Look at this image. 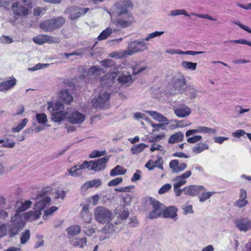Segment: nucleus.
I'll list each match as a JSON object with an SVG mask.
<instances>
[{
    "instance_id": "f257e3e1",
    "label": "nucleus",
    "mask_w": 251,
    "mask_h": 251,
    "mask_svg": "<svg viewBox=\"0 0 251 251\" xmlns=\"http://www.w3.org/2000/svg\"><path fill=\"white\" fill-rule=\"evenodd\" d=\"M25 221L21 214H15L11 217L10 224L7 226L8 233L10 237L12 238L17 235L25 227Z\"/></svg>"
},
{
    "instance_id": "f03ea898",
    "label": "nucleus",
    "mask_w": 251,
    "mask_h": 251,
    "mask_svg": "<svg viewBox=\"0 0 251 251\" xmlns=\"http://www.w3.org/2000/svg\"><path fill=\"white\" fill-rule=\"evenodd\" d=\"M65 22L62 17L47 19L41 23L40 27L45 31H52L62 27Z\"/></svg>"
},
{
    "instance_id": "7ed1b4c3",
    "label": "nucleus",
    "mask_w": 251,
    "mask_h": 251,
    "mask_svg": "<svg viewBox=\"0 0 251 251\" xmlns=\"http://www.w3.org/2000/svg\"><path fill=\"white\" fill-rule=\"evenodd\" d=\"M94 214L95 220L98 223L102 224L110 222L113 217L112 211L103 206L96 207Z\"/></svg>"
},
{
    "instance_id": "20e7f679",
    "label": "nucleus",
    "mask_w": 251,
    "mask_h": 251,
    "mask_svg": "<svg viewBox=\"0 0 251 251\" xmlns=\"http://www.w3.org/2000/svg\"><path fill=\"white\" fill-rule=\"evenodd\" d=\"M147 44L144 40H135L130 42L127 49L126 50L127 55H131L138 52H142L148 50Z\"/></svg>"
},
{
    "instance_id": "39448f33",
    "label": "nucleus",
    "mask_w": 251,
    "mask_h": 251,
    "mask_svg": "<svg viewBox=\"0 0 251 251\" xmlns=\"http://www.w3.org/2000/svg\"><path fill=\"white\" fill-rule=\"evenodd\" d=\"M109 156H107L96 160L87 161V164L85 165L86 168L95 172L102 171L105 168L106 164L109 160Z\"/></svg>"
},
{
    "instance_id": "423d86ee",
    "label": "nucleus",
    "mask_w": 251,
    "mask_h": 251,
    "mask_svg": "<svg viewBox=\"0 0 251 251\" xmlns=\"http://www.w3.org/2000/svg\"><path fill=\"white\" fill-rule=\"evenodd\" d=\"M116 17V19L113 22V23L118 28H124L130 26L135 22V20L132 15Z\"/></svg>"
},
{
    "instance_id": "0eeeda50",
    "label": "nucleus",
    "mask_w": 251,
    "mask_h": 251,
    "mask_svg": "<svg viewBox=\"0 0 251 251\" xmlns=\"http://www.w3.org/2000/svg\"><path fill=\"white\" fill-rule=\"evenodd\" d=\"M110 95L108 93H100L97 98L92 100L93 106L96 108H106L109 104Z\"/></svg>"
},
{
    "instance_id": "6e6552de",
    "label": "nucleus",
    "mask_w": 251,
    "mask_h": 251,
    "mask_svg": "<svg viewBox=\"0 0 251 251\" xmlns=\"http://www.w3.org/2000/svg\"><path fill=\"white\" fill-rule=\"evenodd\" d=\"M151 203L153 209L150 213L148 216L149 218L151 219H156L161 214L163 215V211L165 208L164 204L160 203L159 201L152 199L151 200Z\"/></svg>"
},
{
    "instance_id": "1a4fd4ad",
    "label": "nucleus",
    "mask_w": 251,
    "mask_h": 251,
    "mask_svg": "<svg viewBox=\"0 0 251 251\" xmlns=\"http://www.w3.org/2000/svg\"><path fill=\"white\" fill-rule=\"evenodd\" d=\"M47 191H42L36 196V199L42 198V200L38 201L34 205V209L36 210H43L47 204H50L51 201V199L49 197H46Z\"/></svg>"
},
{
    "instance_id": "9d476101",
    "label": "nucleus",
    "mask_w": 251,
    "mask_h": 251,
    "mask_svg": "<svg viewBox=\"0 0 251 251\" xmlns=\"http://www.w3.org/2000/svg\"><path fill=\"white\" fill-rule=\"evenodd\" d=\"M12 10L14 15L25 17L29 13V9L27 6L20 5L19 1H16L11 5Z\"/></svg>"
},
{
    "instance_id": "9b49d317",
    "label": "nucleus",
    "mask_w": 251,
    "mask_h": 251,
    "mask_svg": "<svg viewBox=\"0 0 251 251\" xmlns=\"http://www.w3.org/2000/svg\"><path fill=\"white\" fill-rule=\"evenodd\" d=\"M234 223L240 231L246 232L251 229V220L248 218L236 219Z\"/></svg>"
},
{
    "instance_id": "f8f14e48",
    "label": "nucleus",
    "mask_w": 251,
    "mask_h": 251,
    "mask_svg": "<svg viewBox=\"0 0 251 251\" xmlns=\"http://www.w3.org/2000/svg\"><path fill=\"white\" fill-rule=\"evenodd\" d=\"M183 190L185 194L194 196L199 194L202 191H205V188L202 186L190 185L185 187Z\"/></svg>"
},
{
    "instance_id": "ddd939ff",
    "label": "nucleus",
    "mask_w": 251,
    "mask_h": 251,
    "mask_svg": "<svg viewBox=\"0 0 251 251\" xmlns=\"http://www.w3.org/2000/svg\"><path fill=\"white\" fill-rule=\"evenodd\" d=\"M175 114L179 118H185L191 113V109L185 104H181L174 109Z\"/></svg>"
},
{
    "instance_id": "4468645a",
    "label": "nucleus",
    "mask_w": 251,
    "mask_h": 251,
    "mask_svg": "<svg viewBox=\"0 0 251 251\" xmlns=\"http://www.w3.org/2000/svg\"><path fill=\"white\" fill-rule=\"evenodd\" d=\"M247 198V191L245 189H241L240 190L239 199L234 202V205L239 208L245 207L249 203L248 201L246 200Z\"/></svg>"
},
{
    "instance_id": "2eb2a0df",
    "label": "nucleus",
    "mask_w": 251,
    "mask_h": 251,
    "mask_svg": "<svg viewBox=\"0 0 251 251\" xmlns=\"http://www.w3.org/2000/svg\"><path fill=\"white\" fill-rule=\"evenodd\" d=\"M87 164V161H85L82 164L77 165L73 166L71 169L68 170L70 175L73 176H80L82 173V170L86 168V165Z\"/></svg>"
},
{
    "instance_id": "dca6fc26",
    "label": "nucleus",
    "mask_w": 251,
    "mask_h": 251,
    "mask_svg": "<svg viewBox=\"0 0 251 251\" xmlns=\"http://www.w3.org/2000/svg\"><path fill=\"white\" fill-rule=\"evenodd\" d=\"M85 116L78 111H75L68 117V121L72 124H80L85 120Z\"/></svg>"
},
{
    "instance_id": "f3484780",
    "label": "nucleus",
    "mask_w": 251,
    "mask_h": 251,
    "mask_svg": "<svg viewBox=\"0 0 251 251\" xmlns=\"http://www.w3.org/2000/svg\"><path fill=\"white\" fill-rule=\"evenodd\" d=\"M117 74L115 72H112L110 74H106L100 80V83L102 86L105 87H109L115 81V78L117 76Z\"/></svg>"
},
{
    "instance_id": "a211bd4d",
    "label": "nucleus",
    "mask_w": 251,
    "mask_h": 251,
    "mask_svg": "<svg viewBox=\"0 0 251 251\" xmlns=\"http://www.w3.org/2000/svg\"><path fill=\"white\" fill-rule=\"evenodd\" d=\"M169 167L174 173H178L184 170L187 167V165L184 163L179 164L178 160H172L169 163Z\"/></svg>"
},
{
    "instance_id": "6ab92c4d",
    "label": "nucleus",
    "mask_w": 251,
    "mask_h": 251,
    "mask_svg": "<svg viewBox=\"0 0 251 251\" xmlns=\"http://www.w3.org/2000/svg\"><path fill=\"white\" fill-rule=\"evenodd\" d=\"M186 79L183 75L175 76L173 79V87L176 90H181L186 85Z\"/></svg>"
},
{
    "instance_id": "aec40b11",
    "label": "nucleus",
    "mask_w": 251,
    "mask_h": 251,
    "mask_svg": "<svg viewBox=\"0 0 251 251\" xmlns=\"http://www.w3.org/2000/svg\"><path fill=\"white\" fill-rule=\"evenodd\" d=\"M16 79L14 77L2 82L0 84V91H7L13 88L16 84Z\"/></svg>"
},
{
    "instance_id": "412c9836",
    "label": "nucleus",
    "mask_w": 251,
    "mask_h": 251,
    "mask_svg": "<svg viewBox=\"0 0 251 251\" xmlns=\"http://www.w3.org/2000/svg\"><path fill=\"white\" fill-rule=\"evenodd\" d=\"M177 209L175 206H170L165 208L163 213V216L165 218H171L176 220L177 218Z\"/></svg>"
},
{
    "instance_id": "4be33fe9",
    "label": "nucleus",
    "mask_w": 251,
    "mask_h": 251,
    "mask_svg": "<svg viewBox=\"0 0 251 251\" xmlns=\"http://www.w3.org/2000/svg\"><path fill=\"white\" fill-rule=\"evenodd\" d=\"M68 115L69 113L64 110L53 112L51 114V119L55 122H59L66 118Z\"/></svg>"
},
{
    "instance_id": "5701e85b",
    "label": "nucleus",
    "mask_w": 251,
    "mask_h": 251,
    "mask_svg": "<svg viewBox=\"0 0 251 251\" xmlns=\"http://www.w3.org/2000/svg\"><path fill=\"white\" fill-rule=\"evenodd\" d=\"M73 100V96L67 90L63 89L61 90L59 95V100L61 102L69 104Z\"/></svg>"
},
{
    "instance_id": "b1692460",
    "label": "nucleus",
    "mask_w": 251,
    "mask_h": 251,
    "mask_svg": "<svg viewBox=\"0 0 251 251\" xmlns=\"http://www.w3.org/2000/svg\"><path fill=\"white\" fill-rule=\"evenodd\" d=\"M117 80L120 84L126 86L130 85L133 82L130 74L126 75L122 74L119 76Z\"/></svg>"
},
{
    "instance_id": "393cba45",
    "label": "nucleus",
    "mask_w": 251,
    "mask_h": 251,
    "mask_svg": "<svg viewBox=\"0 0 251 251\" xmlns=\"http://www.w3.org/2000/svg\"><path fill=\"white\" fill-rule=\"evenodd\" d=\"M24 217V220L28 221H33L38 219L41 215V212L39 210H35L34 211H30L25 214H22Z\"/></svg>"
},
{
    "instance_id": "a878e982",
    "label": "nucleus",
    "mask_w": 251,
    "mask_h": 251,
    "mask_svg": "<svg viewBox=\"0 0 251 251\" xmlns=\"http://www.w3.org/2000/svg\"><path fill=\"white\" fill-rule=\"evenodd\" d=\"M65 13L69 14V18L72 20H75L80 17L78 7L76 6H73L68 8L65 11Z\"/></svg>"
},
{
    "instance_id": "bb28decb",
    "label": "nucleus",
    "mask_w": 251,
    "mask_h": 251,
    "mask_svg": "<svg viewBox=\"0 0 251 251\" xmlns=\"http://www.w3.org/2000/svg\"><path fill=\"white\" fill-rule=\"evenodd\" d=\"M115 13L116 16H126L127 15H132L129 13L126 8L122 5L121 2L118 3L116 4Z\"/></svg>"
},
{
    "instance_id": "cd10ccee",
    "label": "nucleus",
    "mask_w": 251,
    "mask_h": 251,
    "mask_svg": "<svg viewBox=\"0 0 251 251\" xmlns=\"http://www.w3.org/2000/svg\"><path fill=\"white\" fill-rule=\"evenodd\" d=\"M87 239L85 237L82 238H75L71 241L72 245L75 247H79L83 248L86 245Z\"/></svg>"
},
{
    "instance_id": "c85d7f7f",
    "label": "nucleus",
    "mask_w": 251,
    "mask_h": 251,
    "mask_svg": "<svg viewBox=\"0 0 251 251\" xmlns=\"http://www.w3.org/2000/svg\"><path fill=\"white\" fill-rule=\"evenodd\" d=\"M48 109L52 113L53 112L59 111L63 110L64 107L62 103L59 102L55 103L48 102Z\"/></svg>"
},
{
    "instance_id": "c756f323",
    "label": "nucleus",
    "mask_w": 251,
    "mask_h": 251,
    "mask_svg": "<svg viewBox=\"0 0 251 251\" xmlns=\"http://www.w3.org/2000/svg\"><path fill=\"white\" fill-rule=\"evenodd\" d=\"M184 138V134L181 132H178L175 134L172 135L169 140V144H174L177 142H181Z\"/></svg>"
},
{
    "instance_id": "7c9ffc66",
    "label": "nucleus",
    "mask_w": 251,
    "mask_h": 251,
    "mask_svg": "<svg viewBox=\"0 0 251 251\" xmlns=\"http://www.w3.org/2000/svg\"><path fill=\"white\" fill-rule=\"evenodd\" d=\"M32 204V202L29 200L25 201L24 202H21L20 205L16 210V214H22L21 213L28 209Z\"/></svg>"
},
{
    "instance_id": "2f4dec72",
    "label": "nucleus",
    "mask_w": 251,
    "mask_h": 251,
    "mask_svg": "<svg viewBox=\"0 0 251 251\" xmlns=\"http://www.w3.org/2000/svg\"><path fill=\"white\" fill-rule=\"evenodd\" d=\"M101 184V181L100 179H96L85 182L83 184V187L86 189L92 187H98Z\"/></svg>"
},
{
    "instance_id": "473e14b6",
    "label": "nucleus",
    "mask_w": 251,
    "mask_h": 251,
    "mask_svg": "<svg viewBox=\"0 0 251 251\" xmlns=\"http://www.w3.org/2000/svg\"><path fill=\"white\" fill-rule=\"evenodd\" d=\"M146 112L151 116L154 119L157 120L159 122H165L168 121L166 117L156 111H147Z\"/></svg>"
},
{
    "instance_id": "72a5a7b5",
    "label": "nucleus",
    "mask_w": 251,
    "mask_h": 251,
    "mask_svg": "<svg viewBox=\"0 0 251 251\" xmlns=\"http://www.w3.org/2000/svg\"><path fill=\"white\" fill-rule=\"evenodd\" d=\"M126 170L121 166L117 165L110 171V175L115 176L117 175H124L126 174Z\"/></svg>"
},
{
    "instance_id": "f704fd0d",
    "label": "nucleus",
    "mask_w": 251,
    "mask_h": 251,
    "mask_svg": "<svg viewBox=\"0 0 251 251\" xmlns=\"http://www.w3.org/2000/svg\"><path fill=\"white\" fill-rule=\"evenodd\" d=\"M209 146L206 143H201L197 144L192 149L193 152L197 154L200 153L204 150H208Z\"/></svg>"
},
{
    "instance_id": "c9c22d12",
    "label": "nucleus",
    "mask_w": 251,
    "mask_h": 251,
    "mask_svg": "<svg viewBox=\"0 0 251 251\" xmlns=\"http://www.w3.org/2000/svg\"><path fill=\"white\" fill-rule=\"evenodd\" d=\"M113 30L111 27H107L103 30L98 37L99 41L103 40L107 38L112 33Z\"/></svg>"
},
{
    "instance_id": "e433bc0d",
    "label": "nucleus",
    "mask_w": 251,
    "mask_h": 251,
    "mask_svg": "<svg viewBox=\"0 0 251 251\" xmlns=\"http://www.w3.org/2000/svg\"><path fill=\"white\" fill-rule=\"evenodd\" d=\"M80 230L81 228L78 225L71 226L67 229L68 234L70 236H74L79 234Z\"/></svg>"
},
{
    "instance_id": "4c0bfd02",
    "label": "nucleus",
    "mask_w": 251,
    "mask_h": 251,
    "mask_svg": "<svg viewBox=\"0 0 251 251\" xmlns=\"http://www.w3.org/2000/svg\"><path fill=\"white\" fill-rule=\"evenodd\" d=\"M146 147H148V145L144 143H140L138 145L132 147L131 151L133 154L139 153L142 152Z\"/></svg>"
},
{
    "instance_id": "58836bf2",
    "label": "nucleus",
    "mask_w": 251,
    "mask_h": 251,
    "mask_svg": "<svg viewBox=\"0 0 251 251\" xmlns=\"http://www.w3.org/2000/svg\"><path fill=\"white\" fill-rule=\"evenodd\" d=\"M30 232L29 229L25 230L21 235L20 243L21 244H25L30 239Z\"/></svg>"
},
{
    "instance_id": "ea45409f",
    "label": "nucleus",
    "mask_w": 251,
    "mask_h": 251,
    "mask_svg": "<svg viewBox=\"0 0 251 251\" xmlns=\"http://www.w3.org/2000/svg\"><path fill=\"white\" fill-rule=\"evenodd\" d=\"M81 217L85 216L87 219H85V223H89L92 219L91 215L90 214L88 211V206L84 205L82 207V211L81 213Z\"/></svg>"
},
{
    "instance_id": "a19ab883",
    "label": "nucleus",
    "mask_w": 251,
    "mask_h": 251,
    "mask_svg": "<svg viewBox=\"0 0 251 251\" xmlns=\"http://www.w3.org/2000/svg\"><path fill=\"white\" fill-rule=\"evenodd\" d=\"M94 47V45L92 48L88 47H85V48H83L79 49L73 51V52H72V56L77 55V56H79L80 57H82L84 55V52L85 51H88V50H92Z\"/></svg>"
},
{
    "instance_id": "79ce46f5",
    "label": "nucleus",
    "mask_w": 251,
    "mask_h": 251,
    "mask_svg": "<svg viewBox=\"0 0 251 251\" xmlns=\"http://www.w3.org/2000/svg\"><path fill=\"white\" fill-rule=\"evenodd\" d=\"M197 63L183 61L181 63V66L187 70L194 71L196 69Z\"/></svg>"
},
{
    "instance_id": "37998d69",
    "label": "nucleus",
    "mask_w": 251,
    "mask_h": 251,
    "mask_svg": "<svg viewBox=\"0 0 251 251\" xmlns=\"http://www.w3.org/2000/svg\"><path fill=\"white\" fill-rule=\"evenodd\" d=\"M44 40H45V43H48L49 44L59 43L60 42L59 38L47 35H45Z\"/></svg>"
},
{
    "instance_id": "c03bdc74",
    "label": "nucleus",
    "mask_w": 251,
    "mask_h": 251,
    "mask_svg": "<svg viewBox=\"0 0 251 251\" xmlns=\"http://www.w3.org/2000/svg\"><path fill=\"white\" fill-rule=\"evenodd\" d=\"M198 129L199 133H208L214 134L216 133V130L206 126H199Z\"/></svg>"
},
{
    "instance_id": "a18cd8bd",
    "label": "nucleus",
    "mask_w": 251,
    "mask_h": 251,
    "mask_svg": "<svg viewBox=\"0 0 251 251\" xmlns=\"http://www.w3.org/2000/svg\"><path fill=\"white\" fill-rule=\"evenodd\" d=\"M229 43L231 44H241L244 45H247L250 47H251V41H248L244 39H241L238 40H230L227 41H225V43Z\"/></svg>"
},
{
    "instance_id": "49530a36",
    "label": "nucleus",
    "mask_w": 251,
    "mask_h": 251,
    "mask_svg": "<svg viewBox=\"0 0 251 251\" xmlns=\"http://www.w3.org/2000/svg\"><path fill=\"white\" fill-rule=\"evenodd\" d=\"M179 15H184L187 17H189L190 15L188 14L185 9H176L170 12L169 15L172 16H176Z\"/></svg>"
},
{
    "instance_id": "de8ad7c7",
    "label": "nucleus",
    "mask_w": 251,
    "mask_h": 251,
    "mask_svg": "<svg viewBox=\"0 0 251 251\" xmlns=\"http://www.w3.org/2000/svg\"><path fill=\"white\" fill-rule=\"evenodd\" d=\"M28 122V119L26 118L24 119L21 124H20L17 126L13 127L12 131L13 132H19L26 126Z\"/></svg>"
},
{
    "instance_id": "09e8293b",
    "label": "nucleus",
    "mask_w": 251,
    "mask_h": 251,
    "mask_svg": "<svg viewBox=\"0 0 251 251\" xmlns=\"http://www.w3.org/2000/svg\"><path fill=\"white\" fill-rule=\"evenodd\" d=\"M101 71V69L97 66H94L89 69L88 74L89 75H99Z\"/></svg>"
},
{
    "instance_id": "8fccbe9b",
    "label": "nucleus",
    "mask_w": 251,
    "mask_h": 251,
    "mask_svg": "<svg viewBox=\"0 0 251 251\" xmlns=\"http://www.w3.org/2000/svg\"><path fill=\"white\" fill-rule=\"evenodd\" d=\"M127 56L126 53V50L125 51H114L111 52L109 54V56L111 58H120L125 57Z\"/></svg>"
},
{
    "instance_id": "3c124183",
    "label": "nucleus",
    "mask_w": 251,
    "mask_h": 251,
    "mask_svg": "<svg viewBox=\"0 0 251 251\" xmlns=\"http://www.w3.org/2000/svg\"><path fill=\"white\" fill-rule=\"evenodd\" d=\"M46 8L45 7H36L33 9V15L35 16H41L45 13Z\"/></svg>"
},
{
    "instance_id": "603ef678",
    "label": "nucleus",
    "mask_w": 251,
    "mask_h": 251,
    "mask_svg": "<svg viewBox=\"0 0 251 251\" xmlns=\"http://www.w3.org/2000/svg\"><path fill=\"white\" fill-rule=\"evenodd\" d=\"M36 118L39 124H46L48 121L47 116L44 113L37 114Z\"/></svg>"
},
{
    "instance_id": "864d4df0",
    "label": "nucleus",
    "mask_w": 251,
    "mask_h": 251,
    "mask_svg": "<svg viewBox=\"0 0 251 251\" xmlns=\"http://www.w3.org/2000/svg\"><path fill=\"white\" fill-rule=\"evenodd\" d=\"M214 193V192H207L202 193V194L199 196L200 201L201 202H203L205 201L206 200L209 199Z\"/></svg>"
},
{
    "instance_id": "5fc2aeb1",
    "label": "nucleus",
    "mask_w": 251,
    "mask_h": 251,
    "mask_svg": "<svg viewBox=\"0 0 251 251\" xmlns=\"http://www.w3.org/2000/svg\"><path fill=\"white\" fill-rule=\"evenodd\" d=\"M164 33V31H155L154 32L151 33L149 34L144 39L145 41H149L151 40V39L154 38L157 36H160L163 34Z\"/></svg>"
},
{
    "instance_id": "6e6d98bb",
    "label": "nucleus",
    "mask_w": 251,
    "mask_h": 251,
    "mask_svg": "<svg viewBox=\"0 0 251 251\" xmlns=\"http://www.w3.org/2000/svg\"><path fill=\"white\" fill-rule=\"evenodd\" d=\"M186 92L190 95L191 99H195L197 96L196 90L192 85H188L186 87Z\"/></svg>"
},
{
    "instance_id": "4d7b16f0",
    "label": "nucleus",
    "mask_w": 251,
    "mask_h": 251,
    "mask_svg": "<svg viewBox=\"0 0 251 251\" xmlns=\"http://www.w3.org/2000/svg\"><path fill=\"white\" fill-rule=\"evenodd\" d=\"M174 181H176V183L174 184V187L177 188L180 187L183 185L186 184L187 181L184 179L181 178V179H178L177 178V176H176L174 179Z\"/></svg>"
},
{
    "instance_id": "13d9d810",
    "label": "nucleus",
    "mask_w": 251,
    "mask_h": 251,
    "mask_svg": "<svg viewBox=\"0 0 251 251\" xmlns=\"http://www.w3.org/2000/svg\"><path fill=\"white\" fill-rule=\"evenodd\" d=\"M14 0H0V7L3 8L4 9L7 10L9 9L10 4Z\"/></svg>"
},
{
    "instance_id": "bf43d9fd",
    "label": "nucleus",
    "mask_w": 251,
    "mask_h": 251,
    "mask_svg": "<svg viewBox=\"0 0 251 251\" xmlns=\"http://www.w3.org/2000/svg\"><path fill=\"white\" fill-rule=\"evenodd\" d=\"M106 154V151H98L97 150H94L92 153L89 155L90 158H95L100 157L102 155H104Z\"/></svg>"
},
{
    "instance_id": "052dcab7",
    "label": "nucleus",
    "mask_w": 251,
    "mask_h": 251,
    "mask_svg": "<svg viewBox=\"0 0 251 251\" xmlns=\"http://www.w3.org/2000/svg\"><path fill=\"white\" fill-rule=\"evenodd\" d=\"M12 42L13 40L10 36L2 35L0 37V43L8 44Z\"/></svg>"
},
{
    "instance_id": "680f3d73",
    "label": "nucleus",
    "mask_w": 251,
    "mask_h": 251,
    "mask_svg": "<svg viewBox=\"0 0 251 251\" xmlns=\"http://www.w3.org/2000/svg\"><path fill=\"white\" fill-rule=\"evenodd\" d=\"M202 139V136L201 135H196L192 137L188 138L187 141L189 143H195Z\"/></svg>"
},
{
    "instance_id": "e2e57ef3",
    "label": "nucleus",
    "mask_w": 251,
    "mask_h": 251,
    "mask_svg": "<svg viewBox=\"0 0 251 251\" xmlns=\"http://www.w3.org/2000/svg\"><path fill=\"white\" fill-rule=\"evenodd\" d=\"M172 188V185L170 184L167 183L162 186L158 191L159 194L165 193L170 190Z\"/></svg>"
},
{
    "instance_id": "0e129e2a",
    "label": "nucleus",
    "mask_w": 251,
    "mask_h": 251,
    "mask_svg": "<svg viewBox=\"0 0 251 251\" xmlns=\"http://www.w3.org/2000/svg\"><path fill=\"white\" fill-rule=\"evenodd\" d=\"M123 181V179L122 177H117L115 179H112L110 181L108 182V185L109 186H116L120 183H121Z\"/></svg>"
},
{
    "instance_id": "69168bd1",
    "label": "nucleus",
    "mask_w": 251,
    "mask_h": 251,
    "mask_svg": "<svg viewBox=\"0 0 251 251\" xmlns=\"http://www.w3.org/2000/svg\"><path fill=\"white\" fill-rule=\"evenodd\" d=\"M45 35H41L40 37H35L33 38V41L36 44L39 45H42L45 43V40H44Z\"/></svg>"
},
{
    "instance_id": "338daca9",
    "label": "nucleus",
    "mask_w": 251,
    "mask_h": 251,
    "mask_svg": "<svg viewBox=\"0 0 251 251\" xmlns=\"http://www.w3.org/2000/svg\"><path fill=\"white\" fill-rule=\"evenodd\" d=\"M101 64L102 66L110 67L114 65V61L111 59H107L101 61Z\"/></svg>"
},
{
    "instance_id": "774afa93",
    "label": "nucleus",
    "mask_w": 251,
    "mask_h": 251,
    "mask_svg": "<svg viewBox=\"0 0 251 251\" xmlns=\"http://www.w3.org/2000/svg\"><path fill=\"white\" fill-rule=\"evenodd\" d=\"M246 134H247V133L245 132V130H242V129H238V130H236V131L233 132L232 133V136L234 137L240 138L241 136H242Z\"/></svg>"
}]
</instances>
